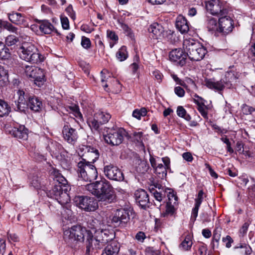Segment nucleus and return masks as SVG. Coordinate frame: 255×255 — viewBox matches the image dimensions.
<instances>
[{
  "label": "nucleus",
  "mask_w": 255,
  "mask_h": 255,
  "mask_svg": "<svg viewBox=\"0 0 255 255\" xmlns=\"http://www.w3.org/2000/svg\"><path fill=\"white\" fill-rule=\"evenodd\" d=\"M50 176L54 181V185L48 191L47 196L56 200L62 205L68 203L70 200L68 192L71 188L67 180L56 169L52 170Z\"/></svg>",
  "instance_id": "nucleus-1"
},
{
  "label": "nucleus",
  "mask_w": 255,
  "mask_h": 255,
  "mask_svg": "<svg viewBox=\"0 0 255 255\" xmlns=\"http://www.w3.org/2000/svg\"><path fill=\"white\" fill-rule=\"evenodd\" d=\"M18 54L21 59L32 64H38L44 60L37 48L31 43H23L19 48Z\"/></svg>",
  "instance_id": "nucleus-2"
},
{
  "label": "nucleus",
  "mask_w": 255,
  "mask_h": 255,
  "mask_svg": "<svg viewBox=\"0 0 255 255\" xmlns=\"http://www.w3.org/2000/svg\"><path fill=\"white\" fill-rule=\"evenodd\" d=\"M183 48L187 56L192 61H200L207 53L206 49L201 43L193 39H185Z\"/></svg>",
  "instance_id": "nucleus-3"
},
{
  "label": "nucleus",
  "mask_w": 255,
  "mask_h": 255,
  "mask_svg": "<svg viewBox=\"0 0 255 255\" xmlns=\"http://www.w3.org/2000/svg\"><path fill=\"white\" fill-rule=\"evenodd\" d=\"M77 172L79 180L86 182H92L98 177V171L94 165L87 161L86 159H82L77 163Z\"/></svg>",
  "instance_id": "nucleus-4"
},
{
  "label": "nucleus",
  "mask_w": 255,
  "mask_h": 255,
  "mask_svg": "<svg viewBox=\"0 0 255 255\" xmlns=\"http://www.w3.org/2000/svg\"><path fill=\"white\" fill-rule=\"evenodd\" d=\"M236 79L234 74L231 72H228L224 78L219 81H216L215 79H206L205 85L208 88L215 91L221 92L226 87L228 89L233 88L232 82Z\"/></svg>",
  "instance_id": "nucleus-5"
},
{
  "label": "nucleus",
  "mask_w": 255,
  "mask_h": 255,
  "mask_svg": "<svg viewBox=\"0 0 255 255\" xmlns=\"http://www.w3.org/2000/svg\"><path fill=\"white\" fill-rule=\"evenodd\" d=\"M126 130L122 128L115 127L109 129L106 134L104 135L105 141L112 146L119 145L121 144L124 137L126 136Z\"/></svg>",
  "instance_id": "nucleus-6"
},
{
  "label": "nucleus",
  "mask_w": 255,
  "mask_h": 255,
  "mask_svg": "<svg viewBox=\"0 0 255 255\" xmlns=\"http://www.w3.org/2000/svg\"><path fill=\"white\" fill-rule=\"evenodd\" d=\"M75 205L86 212H93L98 208V201L94 197L77 196L73 199Z\"/></svg>",
  "instance_id": "nucleus-7"
},
{
  "label": "nucleus",
  "mask_w": 255,
  "mask_h": 255,
  "mask_svg": "<svg viewBox=\"0 0 255 255\" xmlns=\"http://www.w3.org/2000/svg\"><path fill=\"white\" fill-rule=\"evenodd\" d=\"M25 72L27 77L34 82L35 85L41 87L46 81L44 71L43 69L32 66L26 65Z\"/></svg>",
  "instance_id": "nucleus-8"
},
{
  "label": "nucleus",
  "mask_w": 255,
  "mask_h": 255,
  "mask_svg": "<svg viewBox=\"0 0 255 255\" xmlns=\"http://www.w3.org/2000/svg\"><path fill=\"white\" fill-rule=\"evenodd\" d=\"M85 228H82L80 226H74L69 230L64 232L65 238H68L71 241H77L83 242L84 239V233L89 232Z\"/></svg>",
  "instance_id": "nucleus-9"
},
{
  "label": "nucleus",
  "mask_w": 255,
  "mask_h": 255,
  "mask_svg": "<svg viewBox=\"0 0 255 255\" xmlns=\"http://www.w3.org/2000/svg\"><path fill=\"white\" fill-rule=\"evenodd\" d=\"M104 175L110 180L122 181L124 176L119 168L111 163L105 165L103 168Z\"/></svg>",
  "instance_id": "nucleus-10"
},
{
  "label": "nucleus",
  "mask_w": 255,
  "mask_h": 255,
  "mask_svg": "<svg viewBox=\"0 0 255 255\" xmlns=\"http://www.w3.org/2000/svg\"><path fill=\"white\" fill-rule=\"evenodd\" d=\"M206 7L211 14L218 17L227 15L228 10L222 4L219 0H211L206 2Z\"/></svg>",
  "instance_id": "nucleus-11"
},
{
  "label": "nucleus",
  "mask_w": 255,
  "mask_h": 255,
  "mask_svg": "<svg viewBox=\"0 0 255 255\" xmlns=\"http://www.w3.org/2000/svg\"><path fill=\"white\" fill-rule=\"evenodd\" d=\"M97 198L100 204L105 205L114 202L116 200V195L111 184L104 189V190H102Z\"/></svg>",
  "instance_id": "nucleus-12"
},
{
  "label": "nucleus",
  "mask_w": 255,
  "mask_h": 255,
  "mask_svg": "<svg viewBox=\"0 0 255 255\" xmlns=\"http://www.w3.org/2000/svg\"><path fill=\"white\" fill-rule=\"evenodd\" d=\"M130 219L129 212L124 209H118L115 213L112 222L115 226L124 227Z\"/></svg>",
  "instance_id": "nucleus-13"
},
{
  "label": "nucleus",
  "mask_w": 255,
  "mask_h": 255,
  "mask_svg": "<svg viewBox=\"0 0 255 255\" xmlns=\"http://www.w3.org/2000/svg\"><path fill=\"white\" fill-rule=\"evenodd\" d=\"M234 28V21L227 15L221 16L219 18L218 33L226 35L232 31Z\"/></svg>",
  "instance_id": "nucleus-14"
},
{
  "label": "nucleus",
  "mask_w": 255,
  "mask_h": 255,
  "mask_svg": "<svg viewBox=\"0 0 255 255\" xmlns=\"http://www.w3.org/2000/svg\"><path fill=\"white\" fill-rule=\"evenodd\" d=\"M110 183L105 179L97 181L95 182L87 184L85 185V189L95 196L96 197L102 190H104Z\"/></svg>",
  "instance_id": "nucleus-15"
},
{
  "label": "nucleus",
  "mask_w": 255,
  "mask_h": 255,
  "mask_svg": "<svg viewBox=\"0 0 255 255\" xmlns=\"http://www.w3.org/2000/svg\"><path fill=\"white\" fill-rule=\"evenodd\" d=\"M109 231L107 230H95L94 236H95V246L98 249H102L108 243V242L112 239L110 237Z\"/></svg>",
  "instance_id": "nucleus-16"
},
{
  "label": "nucleus",
  "mask_w": 255,
  "mask_h": 255,
  "mask_svg": "<svg viewBox=\"0 0 255 255\" xmlns=\"http://www.w3.org/2000/svg\"><path fill=\"white\" fill-rule=\"evenodd\" d=\"M62 132L64 139L72 145L76 143L79 138L77 130L68 125L63 126Z\"/></svg>",
  "instance_id": "nucleus-17"
},
{
  "label": "nucleus",
  "mask_w": 255,
  "mask_h": 255,
  "mask_svg": "<svg viewBox=\"0 0 255 255\" xmlns=\"http://www.w3.org/2000/svg\"><path fill=\"white\" fill-rule=\"evenodd\" d=\"M134 197L136 203L143 209L149 208L152 205L149 200L148 194L143 189L136 190L134 193Z\"/></svg>",
  "instance_id": "nucleus-18"
},
{
  "label": "nucleus",
  "mask_w": 255,
  "mask_h": 255,
  "mask_svg": "<svg viewBox=\"0 0 255 255\" xmlns=\"http://www.w3.org/2000/svg\"><path fill=\"white\" fill-rule=\"evenodd\" d=\"M169 58L170 61L177 62L181 66L186 63L187 54L180 48H176L169 52Z\"/></svg>",
  "instance_id": "nucleus-19"
},
{
  "label": "nucleus",
  "mask_w": 255,
  "mask_h": 255,
  "mask_svg": "<svg viewBox=\"0 0 255 255\" xmlns=\"http://www.w3.org/2000/svg\"><path fill=\"white\" fill-rule=\"evenodd\" d=\"M148 31L152 34V37L155 39H162L165 38L168 34H171V31H165L163 26L158 23H153L148 28Z\"/></svg>",
  "instance_id": "nucleus-20"
},
{
  "label": "nucleus",
  "mask_w": 255,
  "mask_h": 255,
  "mask_svg": "<svg viewBox=\"0 0 255 255\" xmlns=\"http://www.w3.org/2000/svg\"><path fill=\"white\" fill-rule=\"evenodd\" d=\"M168 201L167 202L165 212L163 213V216L166 217L168 215H173L175 212V206L178 204V197L174 192H169L168 194Z\"/></svg>",
  "instance_id": "nucleus-21"
},
{
  "label": "nucleus",
  "mask_w": 255,
  "mask_h": 255,
  "mask_svg": "<svg viewBox=\"0 0 255 255\" xmlns=\"http://www.w3.org/2000/svg\"><path fill=\"white\" fill-rule=\"evenodd\" d=\"M27 105L31 110L38 112L42 108V103L38 97L32 96L28 97Z\"/></svg>",
  "instance_id": "nucleus-22"
},
{
  "label": "nucleus",
  "mask_w": 255,
  "mask_h": 255,
  "mask_svg": "<svg viewBox=\"0 0 255 255\" xmlns=\"http://www.w3.org/2000/svg\"><path fill=\"white\" fill-rule=\"evenodd\" d=\"M8 19L13 23L16 25H25L26 19L24 14L12 11L7 14Z\"/></svg>",
  "instance_id": "nucleus-23"
},
{
  "label": "nucleus",
  "mask_w": 255,
  "mask_h": 255,
  "mask_svg": "<svg viewBox=\"0 0 255 255\" xmlns=\"http://www.w3.org/2000/svg\"><path fill=\"white\" fill-rule=\"evenodd\" d=\"M175 25L177 29L182 34L187 33L189 30L188 22L182 15L177 16Z\"/></svg>",
  "instance_id": "nucleus-24"
},
{
  "label": "nucleus",
  "mask_w": 255,
  "mask_h": 255,
  "mask_svg": "<svg viewBox=\"0 0 255 255\" xmlns=\"http://www.w3.org/2000/svg\"><path fill=\"white\" fill-rule=\"evenodd\" d=\"M11 134L14 137L20 139L25 140L28 137L27 129L23 125L14 127L11 130Z\"/></svg>",
  "instance_id": "nucleus-25"
},
{
  "label": "nucleus",
  "mask_w": 255,
  "mask_h": 255,
  "mask_svg": "<svg viewBox=\"0 0 255 255\" xmlns=\"http://www.w3.org/2000/svg\"><path fill=\"white\" fill-rule=\"evenodd\" d=\"M119 251L120 246L119 244L113 241L105 248L104 251L101 255H117Z\"/></svg>",
  "instance_id": "nucleus-26"
},
{
  "label": "nucleus",
  "mask_w": 255,
  "mask_h": 255,
  "mask_svg": "<svg viewBox=\"0 0 255 255\" xmlns=\"http://www.w3.org/2000/svg\"><path fill=\"white\" fill-rule=\"evenodd\" d=\"M87 152L85 153L87 158V161L93 164L96 162L99 157V152L98 149L93 147H87Z\"/></svg>",
  "instance_id": "nucleus-27"
},
{
  "label": "nucleus",
  "mask_w": 255,
  "mask_h": 255,
  "mask_svg": "<svg viewBox=\"0 0 255 255\" xmlns=\"http://www.w3.org/2000/svg\"><path fill=\"white\" fill-rule=\"evenodd\" d=\"M36 21L39 24V28L42 33L49 34L53 31L54 26L48 20L36 19Z\"/></svg>",
  "instance_id": "nucleus-28"
},
{
  "label": "nucleus",
  "mask_w": 255,
  "mask_h": 255,
  "mask_svg": "<svg viewBox=\"0 0 255 255\" xmlns=\"http://www.w3.org/2000/svg\"><path fill=\"white\" fill-rule=\"evenodd\" d=\"M93 240H95V236L93 235L92 231H89V232L87 233L86 239V255H89L91 251L94 249H99L95 246V242Z\"/></svg>",
  "instance_id": "nucleus-29"
},
{
  "label": "nucleus",
  "mask_w": 255,
  "mask_h": 255,
  "mask_svg": "<svg viewBox=\"0 0 255 255\" xmlns=\"http://www.w3.org/2000/svg\"><path fill=\"white\" fill-rule=\"evenodd\" d=\"M206 25L209 31L218 32L219 22L217 23L216 18L212 16H207Z\"/></svg>",
  "instance_id": "nucleus-30"
},
{
  "label": "nucleus",
  "mask_w": 255,
  "mask_h": 255,
  "mask_svg": "<svg viewBox=\"0 0 255 255\" xmlns=\"http://www.w3.org/2000/svg\"><path fill=\"white\" fill-rule=\"evenodd\" d=\"M53 146H55L57 148L52 151L54 154L56 155L57 157L60 156L59 158L61 160H66V157L67 156V153L65 151L62 145L57 142L52 143Z\"/></svg>",
  "instance_id": "nucleus-31"
},
{
  "label": "nucleus",
  "mask_w": 255,
  "mask_h": 255,
  "mask_svg": "<svg viewBox=\"0 0 255 255\" xmlns=\"http://www.w3.org/2000/svg\"><path fill=\"white\" fill-rule=\"evenodd\" d=\"M0 28L6 29L8 31L15 34L18 33V28L7 21L0 19Z\"/></svg>",
  "instance_id": "nucleus-32"
},
{
  "label": "nucleus",
  "mask_w": 255,
  "mask_h": 255,
  "mask_svg": "<svg viewBox=\"0 0 255 255\" xmlns=\"http://www.w3.org/2000/svg\"><path fill=\"white\" fill-rule=\"evenodd\" d=\"M96 120H99L100 123L102 124L107 123L111 118L110 114L104 113L103 112H99L95 114Z\"/></svg>",
  "instance_id": "nucleus-33"
},
{
  "label": "nucleus",
  "mask_w": 255,
  "mask_h": 255,
  "mask_svg": "<svg viewBox=\"0 0 255 255\" xmlns=\"http://www.w3.org/2000/svg\"><path fill=\"white\" fill-rule=\"evenodd\" d=\"M149 190L155 199L159 203H160L163 198L165 197V192L164 191H158L153 187L150 188Z\"/></svg>",
  "instance_id": "nucleus-34"
},
{
  "label": "nucleus",
  "mask_w": 255,
  "mask_h": 255,
  "mask_svg": "<svg viewBox=\"0 0 255 255\" xmlns=\"http://www.w3.org/2000/svg\"><path fill=\"white\" fill-rule=\"evenodd\" d=\"M155 172L158 175L159 178L163 179L166 177L167 175V168L164 167L161 163L158 164L157 166L155 167Z\"/></svg>",
  "instance_id": "nucleus-35"
},
{
  "label": "nucleus",
  "mask_w": 255,
  "mask_h": 255,
  "mask_svg": "<svg viewBox=\"0 0 255 255\" xmlns=\"http://www.w3.org/2000/svg\"><path fill=\"white\" fill-rule=\"evenodd\" d=\"M96 118L94 115L93 118H90L88 120L87 123L92 130H98L100 126L103 125L101 123L99 122V120H96Z\"/></svg>",
  "instance_id": "nucleus-36"
},
{
  "label": "nucleus",
  "mask_w": 255,
  "mask_h": 255,
  "mask_svg": "<svg viewBox=\"0 0 255 255\" xmlns=\"http://www.w3.org/2000/svg\"><path fill=\"white\" fill-rule=\"evenodd\" d=\"M67 111L69 113L72 114L76 118H82V115L80 112L79 107L76 105L67 107Z\"/></svg>",
  "instance_id": "nucleus-37"
},
{
  "label": "nucleus",
  "mask_w": 255,
  "mask_h": 255,
  "mask_svg": "<svg viewBox=\"0 0 255 255\" xmlns=\"http://www.w3.org/2000/svg\"><path fill=\"white\" fill-rule=\"evenodd\" d=\"M195 103L198 106V110L202 117L204 118H208V113L206 109L205 103L204 102H199L198 100H194Z\"/></svg>",
  "instance_id": "nucleus-38"
},
{
  "label": "nucleus",
  "mask_w": 255,
  "mask_h": 255,
  "mask_svg": "<svg viewBox=\"0 0 255 255\" xmlns=\"http://www.w3.org/2000/svg\"><path fill=\"white\" fill-rule=\"evenodd\" d=\"M177 114L181 118H184L185 120L189 121L191 120V116L187 114L185 109L181 106H179L177 108Z\"/></svg>",
  "instance_id": "nucleus-39"
},
{
  "label": "nucleus",
  "mask_w": 255,
  "mask_h": 255,
  "mask_svg": "<svg viewBox=\"0 0 255 255\" xmlns=\"http://www.w3.org/2000/svg\"><path fill=\"white\" fill-rule=\"evenodd\" d=\"M116 57L120 61L125 60L128 57L126 46H122L117 52Z\"/></svg>",
  "instance_id": "nucleus-40"
},
{
  "label": "nucleus",
  "mask_w": 255,
  "mask_h": 255,
  "mask_svg": "<svg viewBox=\"0 0 255 255\" xmlns=\"http://www.w3.org/2000/svg\"><path fill=\"white\" fill-rule=\"evenodd\" d=\"M192 245V242L189 236H186L180 244V247L184 251H188L190 249Z\"/></svg>",
  "instance_id": "nucleus-41"
},
{
  "label": "nucleus",
  "mask_w": 255,
  "mask_h": 255,
  "mask_svg": "<svg viewBox=\"0 0 255 255\" xmlns=\"http://www.w3.org/2000/svg\"><path fill=\"white\" fill-rule=\"evenodd\" d=\"M9 107L7 104L3 101H0V117H2L8 114Z\"/></svg>",
  "instance_id": "nucleus-42"
},
{
  "label": "nucleus",
  "mask_w": 255,
  "mask_h": 255,
  "mask_svg": "<svg viewBox=\"0 0 255 255\" xmlns=\"http://www.w3.org/2000/svg\"><path fill=\"white\" fill-rule=\"evenodd\" d=\"M18 41L17 37L13 35H9L5 39V43L8 46H12L16 44Z\"/></svg>",
  "instance_id": "nucleus-43"
},
{
  "label": "nucleus",
  "mask_w": 255,
  "mask_h": 255,
  "mask_svg": "<svg viewBox=\"0 0 255 255\" xmlns=\"http://www.w3.org/2000/svg\"><path fill=\"white\" fill-rule=\"evenodd\" d=\"M242 111L245 115H253L255 117V108L244 104L242 106Z\"/></svg>",
  "instance_id": "nucleus-44"
},
{
  "label": "nucleus",
  "mask_w": 255,
  "mask_h": 255,
  "mask_svg": "<svg viewBox=\"0 0 255 255\" xmlns=\"http://www.w3.org/2000/svg\"><path fill=\"white\" fill-rule=\"evenodd\" d=\"M148 168V165L145 162H142L136 167V171L139 173L144 174L147 171Z\"/></svg>",
  "instance_id": "nucleus-45"
},
{
  "label": "nucleus",
  "mask_w": 255,
  "mask_h": 255,
  "mask_svg": "<svg viewBox=\"0 0 255 255\" xmlns=\"http://www.w3.org/2000/svg\"><path fill=\"white\" fill-rule=\"evenodd\" d=\"M30 184L35 189L40 187L41 182L39 177L37 176H33L30 179Z\"/></svg>",
  "instance_id": "nucleus-46"
},
{
  "label": "nucleus",
  "mask_w": 255,
  "mask_h": 255,
  "mask_svg": "<svg viewBox=\"0 0 255 255\" xmlns=\"http://www.w3.org/2000/svg\"><path fill=\"white\" fill-rule=\"evenodd\" d=\"M143 133L142 132H134L133 133V139L135 142L139 144L142 143Z\"/></svg>",
  "instance_id": "nucleus-47"
},
{
  "label": "nucleus",
  "mask_w": 255,
  "mask_h": 255,
  "mask_svg": "<svg viewBox=\"0 0 255 255\" xmlns=\"http://www.w3.org/2000/svg\"><path fill=\"white\" fill-rule=\"evenodd\" d=\"M81 45L86 49H89L91 46V42L90 39L86 37L83 36L82 37Z\"/></svg>",
  "instance_id": "nucleus-48"
},
{
  "label": "nucleus",
  "mask_w": 255,
  "mask_h": 255,
  "mask_svg": "<svg viewBox=\"0 0 255 255\" xmlns=\"http://www.w3.org/2000/svg\"><path fill=\"white\" fill-rule=\"evenodd\" d=\"M12 107L15 111L19 112H24L25 111V103H19L15 101L14 104H12Z\"/></svg>",
  "instance_id": "nucleus-49"
},
{
  "label": "nucleus",
  "mask_w": 255,
  "mask_h": 255,
  "mask_svg": "<svg viewBox=\"0 0 255 255\" xmlns=\"http://www.w3.org/2000/svg\"><path fill=\"white\" fill-rule=\"evenodd\" d=\"M107 35L109 39L115 42V43L118 40V36L113 31L108 30L107 31Z\"/></svg>",
  "instance_id": "nucleus-50"
},
{
  "label": "nucleus",
  "mask_w": 255,
  "mask_h": 255,
  "mask_svg": "<svg viewBox=\"0 0 255 255\" xmlns=\"http://www.w3.org/2000/svg\"><path fill=\"white\" fill-rule=\"evenodd\" d=\"M8 51L9 49L5 47L4 44L0 42V57L6 56V54Z\"/></svg>",
  "instance_id": "nucleus-51"
},
{
  "label": "nucleus",
  "mask_w": 255,
  "mask_h": 255,
  "mask_svg": "<svg viewBox=\"0 0 255 255\" xmlns=\"http://www.w3.org/2000/svg\"><path fill=\"white\" fill-rule=\"evenodd\" d=\"M204 192L202 190L199 191L197 198L195 199V205L200 206L203 199Z\"/></svg>",
  "instance_id": "nucleus-52"
},
{
  "label": "nucleus",
  "mask_w": 255,
  "mask_h": 255,
  "mask_svg": "<svg viewBox=\"0 0 255 255\" xmlns=\"http://www.w3.org/2000/svg\"><path fill=\"white\" fill-rule=\"evenodd\" d=\"M152 76L154 79L156 80L158 83H160L162 81L163 76L160 71L158 70L154 71L152 72Z\"/></svg>",
  "instance_id": "nucleus-53"
},
{
  "label": "nucleus",
  "mask_w": 255,
  "mask_h": 255,
  "mask_svg": "<svg viewBox=\"0 0 255 255\" xmlns=\"http://www.w3.org/2000/svg\"><path fill=\"white\" fill-rule=\"evenodd\" d=\"M221 237L220 231L217 228L214 231L212 238V242L218 243Z\"/></svg>",
  "instance_id": "nucleus-54"
},
{
  "label": "nucleus",
  "mask_w": 255,
  "mask_h": 255,
  "mask_svg": "<svg viewBox=\"0 0 255 255\" xmlns=\"http://www.w3.org/2000/svg\"><path fill=\"white\" fill-rule=\"evenodd\" d=\"M61 22L63 29H68L69 28V22L67 17H61Z\"/></svg>",
  "instance_id": "nucleus-55"
},
{
  "label": "nucleus",
  "mask_w": 255,
  "mask_h": 255,
  "mask_svg": "<svg viewBox=\"0 0 255 255\" xmlns=\"http://www.w3.org/2000/svg\"><path fill=\"white\" fill-rule=\"evenodd\" d=\"M174 93L179 97H183L185 95V91L184 89L179 86L175 87Z\"/></svg>",
  "instance_id": "nucleus-56"
},
{
  "label": "nucleus",
  "mask_w": 255,
  "mask_h": 255,
  "mask_svg": "<svg viewBox=\"0 0 255 255\" xmlns=\"http://www.w3.org/2000/svg\"><path fill=\"white\" fill-rule=\"evenodd\" d=\"M222 241L226 243V247L229 248L231 247V244L233 242V240L230 236H227L225 238H223Z\"/></svg>",
  "instance_id": "nucleus-57"
},
{
  "label": "nucleus",
  "mask_w": 255,
  "mask_h": 255,
  "mask_svg": "<svg viewBox=\"0 0 255 255\" xmlns=\"http://www.w3.org/2000/svg\"><path fill=\"white\" fill-rule=\"evenodd\" d=\"M17 94L18 95V99L17 102L19 103H25L24 92L22 90H18Z\"/></svg>",
  "instance_id": "nucleus-58"
},
{
  "label": "nucleus",
  "mask_w": 255,
  "mask_h": 255,
  "mask_svg": "<svg viewBox=\"0 0 255 255\" xmlns=\"http://www.w3.org/2000/svg\"><path fill=\"white\" fill-rule=\"evenodd\" d=\"M199 207V206L195 205L194 207L192 209L191 219L193 220L194 221H195L198 216V213Z\"/></svg>",
  "instance_id": "nucleus-59"
},
{
  "label": "nucleus",
  "mask_w": 255,
  "mask_h": 255,
  "mask_svg": "<svg viewBox=\"0 0 255 255\" xmlns=\"http://www.w3.org/2000/svg\"><path fill=\"white\" fill-rule=\"evenodd\" d=\"M98 220H92L91 222H88V227L90 228L92 230L91 231H94L95 232V230H97V226L98 225Z\"/></svg>",
  "instance_id": "nucleus-60"
},
{
  "label": "nucleus",
  "mask_w": 255,
  "mask_h": 255,
  "mask_svg": "<svg viewBox=\"0 0 255 255\" xmlns=\"http://www.w3.org/2000/svg\"><path fill=\"white\" fill-rule=\"evenodd\" d=\"M249 226V224L248 223H245L241 229L240 230V234L242 237H244L245 235H246L248 228Z\"/></svg>",
  "instance_id": "nucleus-61"
},
{
  "label": "nucleus",
  "mask_w": 255,
  "mask_h": 255,
  "mask_svg": "<svg viewBox=\"0 0 255 255\" xmlns=\"http://www.w3.org/2000/svg\"><path fill=\"white\" fill-rule=\"evenodd\" d=\"M66 11L68 13L69 16H70L73 19L75 18V14L73 10L72 5L70 4L66 8Z\"/></svg>",
  "instance_id": "nucleus-62"
},
{
  "label": "nucleus",
  "mask_w": 255,
  "mask_h": 255,
  "mask_svg": "<svg viewBox=\"0 0 255 255\" xmlns=\"http://www.w3.org/2000/svg\"><path fill=\"white\" fill-rule=\"evenodd\" d=\"M145 234L142 232H138L136 236H135V239L140 242L142 243L144 239H145Z\"/></svg>",
  "instance_id": "nucleus-63"
},
{
  "label": "nucleus",
  "mask_w": 255,
  "mask_h": 255,
  "mask_svg": "<svg viewBox=\"0 0 255 255\" xmlns=\"http://www.w3.org/2000/svg\"><path fill=\"white\" fill-rule=\"evenodd\" d=\"M182 157L184 160L188 162H191L193 159V156L191 153L189 152H184L182 154Z\"/></svg>",
  "instance_id": "nucleus-64"
}]
</instances>
